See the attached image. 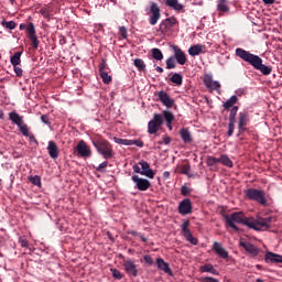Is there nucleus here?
<instances>
[{"label":"nucleus","mask_w":282,"mask_h":282,"mask_svg":"<svg viewBox=\"0 0 282 282\" xmlns=\"http://www.w3.org/2000/svg\"><path fill=\"white\" fill-rule=\"evenodd\" d=\"M225 224L229 228H232L236 232H239V227L236 224L241 226H247L251 230H268L272 224V217H247L243 212H235L230 216L224 215Z\"/></svg>","instance_id":"f257e3e1"},{"label":"nucleus","mask_w":282,"mask_h":282,"mask_svg":"<svg viewBox=\"0 0 282 282\" xmlns=\"http://www.w3.org/2000/svg\"><path fill=\"white\" fill-rule=\"evenodd\" d=\"M235 54L238 58L243 61L245 63H248L253 67V69H257L258 72H261L263 76H270L272 74V67L265 66L263 64V59L259 57V55H254L250 53L249 51H246L241 47L236 48Z\"/></svg>","instance_id":"f03ea898"},{"label":"nucleus","mask_w":282,"mask_h":282,"mask_svg":"<svg viewBox=\"0 0 282 282\" xmlns=\"http://www.w3.org/2000/svg\"><path fill=\"white\" fill-rule=\"evenodd\" d=\"M93 145L97 153L102 155L104 160H111L113 158V145L104 138L91 139Z\"/></svg>","instance_id":"7ed1b4c3"},{"label":"nucleus","mask_w":282,"mask_h":282,"mask_svg":"<svg viewBox=\"0 0 282 282\" xmlns=\"http://www.w3.org/2000/svg\"><path fill=\"white\" fill-rule=\"evenodd\" d=\"M9 120L18 126L20 133H22L24 138H30V128L25 124V121H23V116L19 115L17 111H11L9 113Z\"/></svg>","instance_id":"20e7f679"},{"label":"nucleus","mask_w":282,"mask_h":282,"mask_svg":"<svg viewBox=\"0 0 282 282\" xmlns=\"http://www.w3.org/2000/svg\"><path fill=\"white\" fill-rule=\"evenodd\" d=\"M247 199H251V202H257L261 204V206H268V199L265 198V192L257 188H248L245 192Z\"/></svg>","instance_id":"39448f33"},{"label":"nucleus","mask_w":282,"mask_h":282,"mask_svg":"<svg viewBox=\"0 0 282 282\" xmlns=\"http://www.w3.org/2000/svg\"><path fill=\"white\" fill-rule=\"evenodd\" d=\"M132 170L134 173H139V175L149 177V180H153L155 177V172L151 169V164L144 160L140 161L138 164H134Z\"/></svg>","instance_id":"423d86ee"},{"label":"nucleus","mask_w":282,"mask_h":282,"mask_svg":"<svg viewBox=\"0 0 282 282\" xmlns=\"http://www.w3.org/2000/svg\"><path fill=\"white\" fill-rule=\"evenodd\" d=\"M177 23H180L177 21V18L170 17L160 23L159 32H161V34H163V36H169V34H171V32H173V28H175V25H177Z\"/></svg>","instance_id":"0eeeda50"},{"label":"nucleus","mask_w":282,"mask_h":282,"mask_svg":"<svg viewBox=\"0 0 282 282\" xmlns=\"http://www.w3.org/2000/svg\"><path fill=\"white\" fill-rule=\"evenodd\" d=\"M162 124H164V116L154 113L153 119L148 123V133H150V135L155 134L156 131H160Z\"/></svg>","instance_id":"6e6552de"},{"label":"nucleus","mask_w":282,"mask_h":282,"mask_svg":"<svg viewBox=\"0 0 282 282\" xmlns=\"http://www.w3.org/2000/svg\"><path fill=\"white\" fill-rule=\"evenodd\" d=\"M160 19H162L160 6H158L155 2H151L150 18H149L150 25H158V22L160 21Z\"/></svg>","instance_id":"1a4fd4ad"},{"label":"nucleus","mask_w":282,"mask_h":282,"mask_svg":"<svg viewBox=\"0 0 282 282\" xmlns=\"http://www.w3.org/2000/svg\"><path fill=\"white\" fill-rule=\"evenodd\" d=\"M203 83L208 91H217L218 94H221V91L219 90L221 89V84H219V82L213 80V75H204Z\"/></svg>","instance_id":"9d476101"},{"label":"nucleus","mask_w":282,"mask_h":282,"mask_svg":"<svg viewBox=\"0 0 282 282\" xmlns=\"http://www.w3.org/2000/svg\"><path fill=\"white\" fill-rule=\"evenodd\" d=\"M131 180L135 184V188H138V191H142V192L149 191L151 186V181L147 178H142L138 175H132Z\"/></svg>","instance_id":"9b49d317"},{"label":"nucleus","mask_w":282,"mask_h":282,"mask_svg":"<svg viewBox=\"0 0 282 282\" xmlns=\"http://www.w3.org/2000/svg\"><path fill=\"white\" fill-rule=\"evenodd\" d=\"M79 158H91V148L87 145L85 140H80L75 148Z\"/></svg>","instance_id":"f8f14e48"},{"label":"nucleus","mask_w":282,"mask_h":282,"mask_svg":"<svg viewBox=\"0 0 282 282\" xmlns=\"http://www.w3.org/2000/svg\"><path fill=\"white\" fill-rule=\"evenodd\" d=\"M248 122H250V115L248 113V111L243 110L239 112V121H238L239 133H243L246 131V127H248Z\"/></svg>","instance_id":"ddd939ff"},{"label":"nucleus","mask_w":282,"mask_h":282,"mask_svg":"<svg viewBox=\"0 0 282 282\" xmlns=\"http://www.w3.org/2000/svg\"><path fill=\"white\" fill-rule=\"evenodd\" d=\"M172 50L174 52V61H176L178 65H186V61H188V58H186V53H184L177 45H172Z\"/></svg>","instance_id":"4468645a"},{"label":"nucleus","mask_w":282,"mask_h":282,"mask_svg":"<svg viewBox=\"0 0 282 282\" xmlns=\"http://www.w3.org/2000/svg\"><path fill=\"white\" fill-rule=\"evenodd\" d=\"M180 215H191L193 213V203L191 198H185L178 204Z\"/></svg>","instance_id":"2eb2a0df"},{"label":"nucleus","mask_w":282,"mask_h":282,"mask_svg":"<svg viewBox=\"0 0 282 282\" xmlns=\"http://www.w3.org/2000/svg\"><path fill=\"white\" fill-rule=\"evenodd\" d=\"M159 100L165 107H167V109L173 108L175 105V99L171 98V96L169 94H166V91H164V90L159 91Z\"/></svg>","instance_id":"dca6fc26"},{"label":"nucleus","mask_w":282,"mask_h":282,"mask_svg":"<svg viewBox=\"0 0 282 282\" xmlns=\"http://www.w3.org/2000/svg\"><path fill=\"white\" fill-rule=\"evenodd\" d=\"M124 270L130 276H138V265L133 260H127L123 262Z\"/></svg>","instance_id":"f3484780"},{"label":"nucleus","mask_w":282,"mask_h":282,"mask_svg":"<svg viewBox=\"0 0 282 282\" xmlns=\"http://www.w3.org/2000/svg\"><path fill=\"white\" fill-rule=\"evenodd\" d=\"M265 263H282V256L268 251L264 256Z\"/></svg>","instance_id":"a211bd4d"},{"label":"nucleus","mask_w":282,"mask_h":282,"mask_svg":"<svg viewBox=\"0 0 282 282\" xmlns=\"http://www.w3.org/2000/svg\"><path fill=\"white\" fill-rule=\"evenodd\" d=\"M204 50H206L205 45L195 44L188 48V54L189 56H199V54H204L206 52Z\"/></svg>","instance_id":"6ab92c4d"},{"label":"nucleus","mask_w":282,"mask_h":282,"mask_svg":"<svg viewBox=\"0 0 282 282\" xmlns=\"http://www.w3.org/2000/svg\"><path fill=\"white\" fill-rule=\"evenodd\" d=\"M164 3L167 6V8L175 10V12L184 11V4L180 3L178 0H164Z\"/></svg>","instance_id":"aec40b11"},{"label":"nucleus","mask_w":282,"mask_h":282,"mask_svg":"<svg viewBox=\"0 0 282 282\" xmlns=\"http://www.w3.org/2000/svg\"><path fill=\"white\" fill-rule=\"evenodd\" d=\"M47 151H48V155H50V158H52V160H57V158H58V145H56V142L48 141Z\"/></svg>","instance_id":"412c9836"},{"label":"nucleus","mask_w":282,"mask_h":282,"mask_svg":"<svg viewBox=\"0 0 282 282\" xmlns=\"http://www.w3.org/2000/svg\"><path fill=\"white\" fill-rule=\"evenodd\" d=\"M240 246L246 250V252L252 254V257H257V254H259V248L250 242H240Z\"/></svg>","instance_id":"4be33fe9"},{"label":"nucleus","mask_w":282,"mask_h":282,"mask_svg":"<svg viewBox=\"0 0 282 282\" xmlns=\"http://www.w3.org/2000/svg\"><path fill=\"white\" fill-rule=\"evenodd\" d=\"M156 265L159 270H162L165 274H173V271H171V267H169V263L164 261L162 258L156 259Z\"/></svg>","instance_id":"5701e85b"},{"label":"nucleus","mask_w":282,"mask_h":282,"mask_svg":"<svg viewBox=\"0 0 282 282\" xmlns=\"http://www.w3.org/2000/svg\"><path fill=\"white\" fill-rule=\"evenodd\" d=\"M213 250L219 256L220 259H228V252L224 249L221 243L214 242Z\"/></svg>","instance_id":"b1692460"},{"label":"nucleus","mask_w":282,"mask_h":282,"mask_svg":"<svg viewBox=\"0 0 282 282\" xmlns=\"http://www.w3.org/2000/svg\"><path fill=\"white\" fill-rule=\"evenodd\" d=\"M217 11L220 14L230 12V7L228 6V0H217Z\"/></svg>","instance_id":"393cba45"},{"label":"nucleus","mask_w":282,"mask_h":282,"mask_svg":"<svg viewBox=\"0 0 282 282\" xmlns=\"http://www.w3.org/2000/svg\"><path fill=\"white\" fill-rule=\"evenodd\" d=\"M180 135L185 144H191V142H193V135H191V131L188 129H181Z\"/></svg>","instance_id":"a878e982"},{"label":"nucleus","mask_w":282,"mask_h":282,"mask_svg":"<svg viewBox=\"0 0 282 282\" xmlns=\"http://www.w3.org/2000/svg\"><path fill=\"white\" fill-rule=\"evenodd\" d=\"M200 272H209V274H214L215 276H219V271L213 267V264L207 263L199 268Z\"/></svg>","instance_id":"bb28decb"},{"label":"nucleus","mask_w":282,"mask_h":282,"mask_svg":"<svg viewBox=\"0 0 282 282\" xmlns=\"http://www.w3.org/2000/svg\"><path fill=\"white\" fill-rule=\"evenodd\" d=\"M237 102H239V98L237 97V95H234L224 104V109L228 110L235 107Z\"/></svg>","instance_id":"cd10ccee"},{"label":"nucleus","mask_w":282,"mask_h":282,"mask_svg":"<svg viewBox=\"0 0 282 282\" xmlns=\"http://www.w3.org/2000/svg\"><path fill=\"white\" fill-rule=\"evenodd\" d=\"M22 54H23V52H15L13 54V56H11L10 63H11V65H13V67L21 65V55Z\"/></svg>","instance_id":"c85d7f7f"},{"label":"nucleus","mask_w":282,"mask_h":282,"mask_svg":"<svg viewBox=\"0 0 282 282\" xmlns=\"http://www.w3.org/2000/svg\"><path fill=\"white\" fill-rule=\"evenodd\" d=\"M171 83H174L177 87L182 86V83H184V77L180 73H175L170 78Z\"/></svg>","instance_id":"c756f323"},{"label":"nucleus","mask_w":282,"mask_h":282,"mask_svg":"<svg viewBox=\"0 0 282 282\" xmlns=\"http://www.w3.org/2000/svg\"><path fill=\"white\" fill-rule=\"evenodd\" d=\"M220 164H223L224 166H228V169H232L234 166L232 160H230L226 154H221Z\"/></svg>","instance_id":"7c9ffc66"},{"label":"nucleus","mask_w":282,"mask_h":282,"mask_svg":"<svg viewBox=\"0 0 282 282\" xmlns=\"http://www.w3.org/2000/svg\"><path fill=\"white\" fill-rule=\"evenodd\" d=\"M163 121L165 120L169 124H173V120H175V116L171 111H163Z\"/></svg>","instance_id":"2f4dec72"},{"label":"nucleus","mask_w":282,"mask_h":282,"mask_svg":"<svg viewBox=\"0 0 282 282\" xmlns=\"http://www.w3.org/2000/svg\"><path fill=\"white\" fill-rule=\"evenodd\" d=\"M99 75L105 85H109L111 83L112 78H111V75H109V72L104 70V72L99 73Z\"/></svg>","instance_id":"473e14b6"},{"label":"nucleus","mask_w":282,"mask_h":282,"mask_svg":"<svg viewBox=\"0 0 282 282\" xmlns=\"http://www.w3.org/2000/svg\"><path fill=\"white\" fill-rule=\"evenodd\" d=\"M237 111H239V106H234L229 113V122H237Z\"/></svg>","instance_id":"72a5a7b5"},{"label":"nucleus","mask_w":282,"mask_h":282,"mask_svg":"<svg viewBox=\"0 0 282 282\" xmlns=\"http://www.w3.org/2000/svg\"><path fill=\"white\" fill-rule=\"evenodd\" d=\"M133 65L139 69V72H144V69H147V65L141 58H135Z\"/></svg>","instance_id":"f704fd0d"},{"label":"nucleus","mask_w":282,"mask_h":282,"mask_svg":"<svg viewBox=\"0 0 282 282\" xmlns=\"http://www.w3.org/2000/svg\"><path fill=\"white\" fill-rule=\"evenodd\" d=\"M113 142H116V144H121L123 147H131V140L129 139H120L118 137H113Z\"/></svg>","instance_id":"c9c22d12"},{"label":"nucleus","mask_w":282,"mask_h":282,"mask_svg":"<svg viewBox=\"0 0 282 282\" xmlns=\"http://www.w3.org/2000/svg\"><path fill=\"white\" fill-rule=\"evenodd\" d=\"M152 57L155 61H162L164 58V54H162L160 48H152Z\"/></svg>","instance_id":"e433bc0d"},{"label":"nucleus","mask_w":282,"mask_h":282,"mask_svg":"<svg viewBox=\"0 0 282 282\" xmlns=\"http://www.w3.org/2000/svg\"><path fill=\"white\" fill-rule=\"evenodd\" d=\"M183 237H185L186 241H189L192 246H197L198 243L197 238H195L191 231L183 235Z\"/></svg>","instance_id":"4c0bfd02"},{"label":"nucleus","mask_w":282,"mask_h":282,"mask_svg":"<svg viewBox=\"0 0 282 282\" xmlns=\"http://www.w3.org/2000/svg\"><path fill=\"white\" fill-rule=\"evenodd\" d=\"M2 28H6L7 30H14L17 28V22L14 21H6L3 20L1 22Z\"/></svg>","instance_id":"58836bf2"},{"label":"nucleus","mask_w":282,"mask_h":282,"mask_svg":"<svg viewBox=\"0 0 282 282\" xmlns=\"http://www.w3.org/2000/svg\"><path fill=\"white\" fill-rule=\"evenodd\" d=\"M110 272H111L113 279H117V281H122V278L124 275L122 274V272H120V270H118V269H110Z\"/></svg>","instance_id":"ea45409f"},{"label":"nucleus","mask_w":282,"mask_h":282,"mask_svg":"<svg viewBox=\"0 0 282 282\" xmlns=\"http://www.w3.org/2000/svg\"><path fill=\"white\" fill-rule=\"evenodd\" d=\"M176 64H175V57L171 56L166 59V69H175Z\"/></svg>","instance_id":"a19ab883"},{"label":"nucleus","mask_w":282,"mask_h":282,"mask_svg":"<svg viewBox=\"0 0 282 282\" xmlns=\"http://www.w3.org/2000/svg\"><path fill=\"white\" fill-rule=\"evenodd\" d=\"M26 34H29V36H33L34 34H36V28L34 26V23L30 22L26 25Z\"/></svg>","instance_id":"79ce46f5"},{"label":"nucleus","mask_w":282,"mask_h":282,"mask_svg":"<svg viewBox=\"0 0 282 282\" xmlns=\"http://www.w3.org/2000/svg\"><path fill=\"white\" fill-rule=\"evenodd\" d=\"M29 182H31V184H33L34 186H41V176H29Z\"/></svg>","instance_id":"37998d69"},{"label":"nucleus","mask_w":282,"mask_h":282,"mask_svg":"<svg viewBox=\"0 0 282 282\" xmlns=\"http://www.w3.org/2000/svg\"><path fill=\"white\" fill-rule=\"evenodd\" d=\"M207 164L208 166H215V164H220V158L208 156Z\"/></svg>","instance_id":"c03bdc74"},{"label":"nucleus","mask_w":282,"mask_h":282,"mask_svg":"<svg viewBox=\"0 0 282 282\" xmlns=\"http://www.w3.org/2000/svg\"><path fill=\"white\" fill-rule=\"evenodd\" d=\"M188 226H191V221L188 220H185L181 226L183 235H187L188 232H191V229H188Z\"/></svg>","instance_id":"a18cd8bd"},{"label":"nucleus","mask_w":282,"mask_h":282,"mask_svg":"<svg viewBox=\"0 0 282 282\" xmlns=\"http://www.w3.org/2000/svg\"><path fill=\"white\" fill-rule=\"evenodd\" d=\"M192 191L191 188H188V186L183 185L181 187V195H183V197H188V195H191Z\"/></svg>","instance_id":"49530a36"},{"label":"nucleus","mask_w":282,"mask_h":282,"mask_svg":"<svg viewBox=\"0 0 282 282\" xmlns=\"http://www.w3.org/2000/svg\"><path fill=\"white\" fill-rule=\"evenodd\" d=\"M181 173L183 175H188L191 173V165L189 164H184L181 166Z\"/></svg>","instance_id":"de8ad7c7"},{"label":"nucleus","mask_w":282,"mask_h":282,"mask_svg":"<svg viewBox=\"0 0 282 282\" xmlns=\"http://www.w3.org/2000/svg\"><path fill=\"white\" fill-rule=\"evenodd\" d=\"M19 243L22 248H28L30 242L28 241V238H25V236H22L19 238Z\"/></svg>","instance_id":"09e8293b"},{"label":"nucleus","mask_w":282,"mask_h":282,"mask_svg":"<svg viewBox=\"0 0 282 282\" xmlns=\"http://www.w3.org/2000/svg\"><path fill=\"white\" fill-rule=\"evenodd\" d=\"M235 122H230L229 121V124H228V132H227V134H228V137L230 138L234 133H235Z\"/></svg>","instance_id":"8fccbe9b"},{"label":"nucleus","mask_w":282,"mask_h":282,"mask_svg":"<svg viewBox=\"0 0 282 282\" xmlns=\"http://www.w3.org/2000/svg\"><path fill=\"white\" fill-rule=\"evenodd\" d=\"M107 69H109L107 67V61H101V63L99 64V73H102V72H107Z\"/></svg>","instance_id":"3c124183"},{"label":"nucleus","mask_w":282,"mask_h":282,"mask_svg":"<svg viewBox=\"0 0 282 282\" xmlns=\"http://www.w3.org/2000/svg\"><path fill=\"white\" fill-rule=\"evenodd\" d=\"M13 69L15 72V75L18 76V78H21L23 76V68H21L19 66H13Z\"/></svg>","instance_id":"603ef678"},{"label":"nucleus","mask_w":282,"mask_h":282,"mask_svg":"<svg viewBox=\"0 0 282 282\" xmlns=\"http://www.w3.org/2000/svg\"><path fill=\"white\" fill-rule=\"evenodd\" d=\"M41 121L44 123V124H47V127H50L52 124V122H50V117L47 115H42L41 116Z\"/></svg>","instance_id":"864d4df0"},{"label":"nucleus","mask_w":282,"mask_h":282,"mask_svg":"<svg viewBox=\"0 0 282 282\" xmlns=\"http://www.w3.org/2000/svg\"><path fill=\"white\" fill-rule=\"evenodd\" d=\"M107 166H109V162L104 161L101 164L98 165L96 171H98L100 173V172H102L104 169H107Z\"/></svg>","instance_id":"5fc2aeb1"},{"label":"nucleus","mask_w":282,"mask_h":282,"mask_svg":"<svg viewBox=\"0 0 282 282\" xmlns=\"http://www.w3.org/2000/svg\"><path fill=\"white\" fill-rule=\"evenodd\" d=\"M119 34H120L121 39H127V36H128L127 28H124V26L119 28Z\"/></svg>","instance_id":"6e6d98bb"},{"label":"nucleus","mask_w":282,"mask_h":282,"mask_svg":"<svg viewBox=\"0 0 282 282\" xmlns=\"http://www.w3.org/2000/svg\"><path fill=\"white\" fill-rule=\"evenodd\" d=\"M133 144L140 148L144 147V142H142V140H131V147H133Z\"/></svg>","instance_id":"4d7b16f0"},{"label":"nucleus","mask_w":282,"mask_h":282,"mask_svg":"<svg viewBox=\"0 0 282 282\" xmlns=\"http://www.w3.org/2000/svg\"><path fill=\"white\" fill-rule=\"evenodd\" d=\"M202 282H219V280H217L213 276H205L202 279Z\"/></svg>","instance_id":"13d9d810"},{"label":"nucleus","mask_w":282,"mask_h":282,"mask_svg":"<svg viewBox=\"0 0 282 282\" xmlns=\"http://www.w3.org/2000/svg\"><path fill=\"white\" fill-rule=\"evenodd\" d=\"M143 260L148 263V265H153V258L151 256H144Z\"/></svg>","instance_id":"bf43d9fd"},{"label":"nucleus","mask_w":282,"mask_h":282,"mask_svg":"<svg viewBox=\"0 0 282 282\" xmlns=\"http://www.w3.org/2000/svg\"><path fill=\"white\" fill-rule=\"evenodd\" d=\"M159 144H171V137H163V141L159 142Z\"/></svg>","instance_id":"052dcab7"},{"label":"nucleus","mask_w":282,"mask_h":282,"mask_svg":"<svg viewBox=\"0 0 282 282\" xmlns=\"http://www.w3.org/2000/svg\"><path fill=\"white\" fill-rule=\"evenodd\" d=\"M29 39L32 43H36L39 41V36H36V34L34 35H29Z\"/></svg>","instance_id":"680f3d73"},{"label":"nucleus","mask_w":282,"mask_h":282,"mask_svg":"<svg viewBox=\"0 0 282 282\" xmlns=\"http://www.w3.org/2000/svg\"><path fill=\"white\" fill-rule=\"evenodd\" d=\"M29 39L32 43H36L39 41V36H36V34L34 35H29Z\"/></svg>","instance_id":"e2e57ef3"},{"label":"nucleus","mask_w":282,"mask_h":282,"mask_svg":"<svg viewBox=\"0 0 282 282\" xmlns=\"http://www.w3.org/2000/svg\"><path fill=\"white\" fill-rule=\"evenodd\" d=\"M65 43H67V40L65 39V36L59 35V45H65Z\"/></svg>","instance_id":"0e129e2a"},{"label":"nucleus","mask_w":282,"mask_h":282,"mask_svg":"<svg viewBox=\"0 0 282 282\" xmlns=\"http://www.w3.org/2000/svg\"><path fill=\"white\" fill-rule=\"evenodd\" d=\"M265 6H272L276 0H262Z\"/></svg>","instance_id":"69168bd1"},{"label":"nucleus","mask_w":282,"mask_h":282,"mask_svg":"<svg viewBox=\"0 0 282 282\" xmlns=\"http://www.w3.org/2000/svg\"><path fill=\"white\" fill-rule=\"evenodd\" d=\"M163 177H164V180H169V177H171V172L165 171V172L163 173Z\"/></svg>","instance_id":"338daca9"},{"label":"nucleus","mask_w":282,"mask_h":282,"mask_svg":"<svg viewBox=\"0 0 282 282\" xmlns=\"http://www.w3.org/2000/svg\"><path fill=\"white\" fill-rule=\"evenodd\" d=\"M33 50H39V40L32 43Z\"/></svg>","instance_id":"774afa93"}]
</instances>
